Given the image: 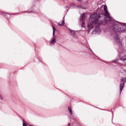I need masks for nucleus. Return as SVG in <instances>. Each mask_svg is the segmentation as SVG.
Returning <instances> with one entry per match:
<instances>
[{
    "label": "nucleus",
    "mask_w": 126,
    "mask_h": 126,
    "mask_svg": "<svg viewBox=\"0 0 126 126\" xmlns=\"http://www.w3.org/2000/svg\"><path fill=\"white\" fill-rule=\"evenodd\" d=\"M68 111L70 114V115H71V116H72V109H71V108L68 107Z\"/></svg>",
    "instance_id": "9"
},
{
    "label": "nucleus",
    "mask_w": 126,
    "mask_h": 126,
    "mask_svg": "<svg viewBox=\"0 0 126 126\" xmlns=\"http://www.w3.org/2000/svg\"><path fill=\"white\" fill-rule=\"evenodd\" d=\"M104 11L105 14L101 13L98 15L97 13H95L91 15L90 20H91V23H89L88 25L89 29H93L95 24L105 25L106 23L111 21V16L108 11L107 6H104Z\"/></svg>",
    "instance_id": "1"
},
{
    "label": "nucleus",
    "mask_w": 126,
    "mask_h": 126,
    "mask_svg": "<svg viewBox=\"0 0 126 126\" xmlns=\"http://www.w3.org/2000/svg\"><path fill=\"white\" fill-rule=\"evenodd\" d=\"M68 126H70V124H68Z\"/></svg>",
    "instance_id": "19"
},
{
    "label": "nucleus",
    "mask_w": 126,
    "mask_h": 126,
    "mask_svg": "<svg viewBox=\"0 0 126 126\" xmlns=\"http://www.w3.org/2000/svg\"><path fill=\"white\" fill-rule=\"evenodd\" d=\"M23 126H27V125L26 124V122H25V120H23Z\"/></svg>",
    "instance_id": "12"
},
{
    "label": "nucleus",
    "mask_w": 126,
    "mask_h": 126,
    "mask_svg": "<svg viewBox=\"0 0 126 126\" xmlns=\"http://www.w3.org/2000/svg\"><path fill=\"white\" fill-rule=\"evenodd\" d=\"M78 0V1H80V2L82 1V0Z\"/></svg>",
    "instance_id": "18"
},
{
    "label": "nucleus",
    "mask_w": 126,
    "mask_h": 126,
    "mask_svg": "<svg viewBox=\"0 0 126 126\" xmlns=\"http://www.w3.org/2000/svg\"><path fill=\"white\" fill-rule=\"evenodd\" d=\"M114 40L117 43H121V41L120 40V37H119V35H118V34L115 35Z\"/></svg>",
    "instance_id": "5"
},
{
    "label": "nucleus",
    "mask_w": 126,
    "mask_h": 126,
    "mask_svg": "<svg viewBox=\"0 0 126 126\" xmlns=\"http://www.w3.org/2000/svg\"><path fill=\"white\" fill-rule=\"evenodd\" d=\"M6 15H5V17H6Z\"/></svg>",
    "instance_id": "22"
},
{
    "label": "nucleus",
    "mask_w": 126,
    "mask_h": 126,
    "mask_svg": "<svg viewBox=\"0 0 126 126\" xmlns=\"http://www.w3.org/2000/svg\"><path fill=\"white\" fill-rule=\"evenodd\" d=\"M59 25L60 26H63V25H64V20H63L61 22H60Z\"/></svg>",
    "instance_id": "7"
},
{
    "label": "nucleus",
    "mask_w": 126,
    "mask_h": 126,
    "mask_svg": "<svg viewBox=\"0 0 126 126\" xmlns=\"http://www.w3.org/2000/svg\"><path fill=\"white\" fill-rule=\"evenodd\" d=\"M98 10H99V9H97V11H98Z\"/></svg>",
    "instance_id": "21"
},
{
    "label": "nucleus",
    "mask_w": 126,
    "mask_h": 126,
    "mask_svg": "<svg viewBox=\"0 0 126 126\" xmlns=\"http://www.w3.org/2000/svg\"><path fill=\"white\" fill-rule=\"evenodd\" d=\"M113 30L117 32L126 31V26L118 22H115L114 24Z\"/></svg>",
    "instance_id": "2"
},
{
    "label": "nucleus",
    "mask_w": 126,
    "mask_h": 126,
    "mask_svg": "<svg viewBox=\"0 0 126 126\" xmlns=\"http://www.w3.org/2000/svg\"><path fill=\"white\" fill-rule=\"evenodd\" d=\"M74 5H75V4H74V3H72L70 4L71 6H74Z\"/></svg>",
    "instance_id": "16"
},
{
    "label": "nucleus",
    "mask_w": 126,
    "mask_h": 126,
    "mask_svg": "<svg viewBox=\"0 0 126 126\" xmlns=\"http://www.w3.org/2000/svg\"><path fill=\"white\" fill-rule=\"evenodd\" d=\"M8 15V17H10V15Z\"/></svg>",
    "instance_id": "20"
},
{
    "label": "nucleus",
    "mask_w": 126,
    "mask_h": 126,
    "mask_svg": "<svg viewBox=\"0 0 126 126\" xmlns=\"http://www.w3.org/2000/svg\"><path fill=\"white\" fill-rule=\"evenodd\" d=\"M81 20H84V19H85V14H83V15L81 16Z\"/></svg>",
    "instance_id": "14"
},
{
    "label": "nucleus",
    "mask_w": 126,
    "mask_h": 126,
    "mask_svg": "<svg viewBox=\"0 0 126 126\" xmlns=\"http://www.w3.org/2000/svg\"><path fill=\"white\" fill-rule=\"evenodd\" d=\"M121 82H123V83H125V82H126V78H123L121 79Z\"/></svg>",
    "instance_id": "13"
},
{
    "label": "nucleus",
    "mask_w": 126,
    "mask_h": 126,
    "mask_svg": "<svg viewBox=\"0 0 126 126\" xmlns=\"http://www.w3.org/2000/svg\"><path fill=\"white\" fill-rule=\"evenodd\" d=\"M66 7H68V6H66Z\"/></svg>",
    "instance_id": "23"
},
{
    "label": "nucleus",
    "mask_w": 126,
    "mask_h": 126,
    "mask_svg": "<svg viewBox=\"0 0 126 126\" xmlns=\"http://www.w3.org/2000/svg\"><path fill=\"white\" fill-rule=\"evenodd\" d=\"M124 87H125V83L121 84L120 85V94L122 93V92L123 91V89H124Z\"/></svg>",
    "instance_id": "6"
},
{
    "label": "nucleus",
    "mask_w": 126,
    "mask_h": 126,
    "mask_svg": "<svg viewBox=\"0 0 126 126\" xmlns=\"http://www.w3.org/2000/svg\"><path fill=\"white\" fill-rule=\"evenodd\" d=\"M69 31L70 33H71V36H73V38H75V39H76L77 38V35H76L75 32L71 30H69Z\"/></svg>",
    "instance_id": "3"
},
{
    "label": "nucleus",
    "mask_w": 126,
    "mask_h": 126,
    "mask_svg": "<svg viewBox=\"0 0 126 126\" xmlns=\"http://www.w3.org/2000/svg\"><path fill=\"white\" fill-rule=\"evenodd\" d=\"M121 61H126V56H124L121 58Z\"/></svg>",
    "instance_id": "11"
},
{
    "label": "nucleus",
    "mask_w": 126,
    "mask_h": 126,
    "mask_svg": "<svg viewBox=\"0 0 126 126\" xmlns=\"http://www.w3.org/2000/svg\"><path fill=\"white\" fill-rule=\"evenodd\" d=\"M53 35L55 36V33L56 32V29L55 28V27L53 26Z\"/></svg>",
    "instance_id": "10"
},
{
    "label": "nucleus",
    "mask_w": 126,
    "mask_h": 126,
    "mask_svg": "<svg viewBox=\"0 0 126 126\" xmlns=\"http://www.w3.org/2000/svg\"><path fill=\"white\" fill-rule=\"evenodd\" d=\"M113 63H117V61L116 60H113Z\"/></svg>",
    "instance_id": "17"
},
{
    "label": "nucleus",
    "mask_w": 126,
    "mask_h": 126,
    "mask_svg": "<svg viewBox=\"0 0 126 126\" xmlns=\"http://www.w3.org/2000/svg\"><path fill=\"white\" fill-rule=\"evenodd\" d=\"M56 38L53 37V38L52 39L51 44H55V43H56Z\"/></svg>",
    "instance_id": "8"
},
{
    "label": "nucleus",
    "mask_w": 126,
    "mask_h": 126,
    "mask_svg": "<svg viewBox=\"0 0 126 126\" xmlns=\"http://www.w3.org/2000/svg\"><path fill=\"white\" fill-rule=\"evenodd\" d=\"M100 33L101 32V29L99 26H97L95 27V30L93 32V33Z\"/></svg>",
    "instance_id": "4"
},
{
    "label": "nucleus",
    "mask_w": 126,
    "mask_h": 126,
    "mask_svg": "<svg viewBox=\"0 0 126 126\" xmlns=\"http://www.w3.org/2000/svg\"><path fill=\"white\" fill-rule=\"evenodd\" d=\"M85 25V23L84 22H83L82 23V27H84Z\"/></svg>",
    "instance_id": "15"
}]
</instances>
